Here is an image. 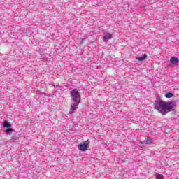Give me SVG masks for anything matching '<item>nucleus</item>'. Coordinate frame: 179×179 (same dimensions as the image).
Returning a JSON list of instances; mask_svg holds the SVG:
<instances>
[{"label": "nucleus", "instance_id": "obj_1", "mask_svg": "<svg viewBox=\"0 0 179 179\" xmlns=\"http://www.w3.org/2000/svg\"><path fill=\"white\" fill-rule=\"evenodd\" d=\"M176 101H164L162 100L156 101L155 103V110H157L158 112L160 113V114H162V115H166L168 113H170V111H172V110H174V107H176Z\"/></svg>", "mask_w": 179, "mask_h": 179}, {"label": "nucleus", "instance_id": "obj_2", "mask_svg": "<svg viewBox=\"0 0 179 179\" xmlns=\"http://www.w3.org/2000/svg\"><path fill=\"white\" fill-rule=\"evenodd\" d=\"M70 93L71 96V103L69 114H73L76 110H78V106H79V103H80V93L76 89L72 90Z\"/></svg>", "mask_w": 179, "mask_h": 179}, {"label": "nucleus", "instance_id": "obj_3", "mask_svg": "<svg viewBox=\"0 0 179 179\" xmlns=\"http://www.w3.org/2000/svg\"><path fill=\"white\" fill-rule=\"evenodd\" d=\"M87 148H90V141L86 140L83 143L78 145V149L81 152H86L87 150Z\"/></svg>", "mask_w": 179, "mask_h": 179}, {"label": "nucleus", "instance_id": "obj_4", "mask_svg": "<svg viewBox=\"0 0 179 179\" xmlns=\"http://www.w3.org/2000/svg\"><path fill=\"white\" fill-rule=\"evenodd\" d=\"M113 38V35L108 32H106L103 38V43H108V40H111Z\"/></svg>", "mask_w": 179, "mask_h": 179}, {"label": "nucleus", "instance_id": "obj_5", "mask_svg": "<svg viewBox=\"0 0 179 179\" xmlns=\"http://www.w3.org/2000/svg\"><path fill=\"white\" fill-rule=\"evenodd\" d=\"M152 142L153 139L150 137H148L147 139L143 141H141L139 143L140 145H152Z\"/></svg>", "mask_w": 179, "mask_h": 179}, {"label": "nucleus", "instance_id": "obj_6", "mask_svg": "<svg viewBox=\"0 0 179 179\" xmlns=\"http://www.w3.org/2000/svg\"><path fill=\"white\" fill-rule=\"evenodd\" d=\"M170 62L171 64H172L173 65H178V58L176 57H171V59H170Z\"/></svg>", "mask_w": 179, "mask_h": 179}, {"label": "nucleus", "instance_id": "obj_7", "mask_svg": "<svg viewBox=\"0 0 179 179\" xmlns=\"http://www.w3.org/2000/svg\"><path fill=\"white\" fill-rule=\"evenodd\" d=\"M146 58H148V55L144 54L141 57H136V59L137 61H145Z\"/></svg>", "mask_w": 179, "mask_h": 179}, {"label": "nucleus", "instance_id": "obj_8", "mask_svg": "<svg viewBox=\"0 0 179 179\" xmlns=\"http://www.w3.org/2000/svg\"><path fill=\"white\" fill-rule=\"evenodd\" d=\"M3 127L4 128H10V127H12V126L10 125V124H9V122L5 121V122H3Z\"/></svg>", "mask_w": 179, "mask_h": 179}, {"label": "nucleus", "instance_id": "obj_9", "mask_svg": "<svg viewBox=\"0 0 179 179\" xmlns=\"http://www.w3.org/2000/svg\"><path fill=\"white\" fill-rule=\"evenodd\" d=\"M165 97H166V99H171V97H173V93L168 92L165 94Z\"/></svg>", "mask_w": 179, "mask_h": 179}, {"label": "nucleus", "instance_id": "obj_10", "mask_svg": "<svg viewBox=\"0 0 179 179\" xmlns=\"http://www.w3.org/2000/svg\"><path fill=\"white\" fill-rule=\"evenodd\" d=\"M155 178L156 179H164L163 175H162V174H157V175H155Z\"/></svg>", "mask_w": 179, "mask_h": 179}, {"label": "nucleus", "instance_id": "obj_11", "mask_svg": "<svg viewBox=\"0 0 179 179\" xmlns=\"http://www.w3.org/2000/svg\"><path fill=\"white\" fill-rule=\"evenodd\" d=\"M12 131H13V129L12 128H8L6 130V132L7 134H9V132H12Z\"/></svg>", "mask_w": 179, "mask_h": 179}, {"label": "nucleus", "instance_id": "obj_12", "mask_svg": "<svg viewBox=\"0 0 179 179\" xmlns=\"http://www.w3.org/2000/svg\"><path fill=\"white\" fill-rule=\"evenodd\" d=\"M56 87H59V85H56Z\"/></svg>", "mask_w": 179, "mask_h": 179}]
</instances>
